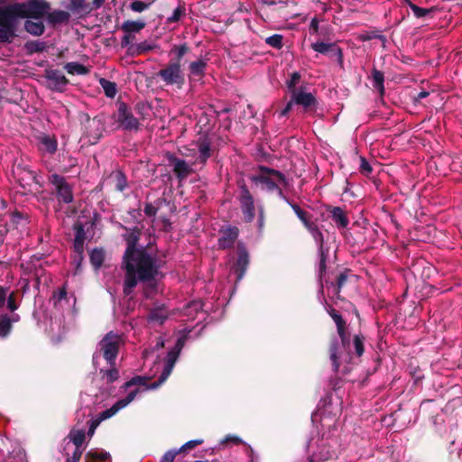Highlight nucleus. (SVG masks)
I'll return each instance as SVG.
<instances>
[{
	"instance_id": "nucleus-1",
	"label": "nucleus",
	"mask_w": 462,
	"mask_h": 462,
	"mask_svg": "<svg viewBox=\"0 0 462 462\" xmlns=\"http://www.w3.org/2000/svg\"><path fill=\"white\" fill-rule=\"evenodd\" d=\"M190 330L186 328L183 330V334L180 335L174 346L168 354L162 364V373L159 379L154 383L147 384V378L143 376H134L124 384L125 390H129L127 395L125 398L118 400L110 408L103 411L99 413L98 417L89 421L88 430L86 435L88 438H92L96 429L98 427L101 421L109 419L116 415L119 411L129 405L138 394L143 391L154 390L161 386L171 374L173 367L179 358L180 353L185 345L187 336Z\"/></svg>"
},
{
	"instance_id": "nucleus-2",
	"label": "nucleus",
	"mask_w": 462,
	"mask_h": 462,
	"mask_svg": "<svg viewBox=\"0 0 462 462\" xmlns=\"http://www.w3.org/2000/svg\"><path fill=\"white\" fill-rule=\"evenodd\" d=\"M124 264L126 270L124 292L130 294L137 282H142L148 287L144 291L145 296L151 297L156 291L157 281L162 277L160 271L162 260L129 244L124 255Z\"/></svg>"
},
{
	"instance_id": "nucleus-3",
	"label": "nucleus",
	"mask_w": 462,
	"mask_h": 462,
	"mask_svg": "<svg viewBox=\"0 0 462 462\" xmlns=\"http://www.w3.org/2000/svg\"><path fill=\"white\" fill-rule=\"evenodd\" d=\"M329 314L337 325V333L340 337V341L337 339L332 341L329 349L333 369L337 371L342 363H349L351 360L349 354L350 343L345 331V321L341 315L334 310Z\"/></svg>"
},
{
	"instance_id": "nucleus-4",
	"label": "nucleus",
	"mask_w": 462,
	"mask_h": 462,
	"mask_svg": "<svg viewBox=\"0 0 462 462\" xmlns=\"http://www.w3.org/2000/svg\"><path fill=\"white\" fill-rule=\"evenodd\" d=\"M122 344V337L119 334L109 332L98 343L97 348L93 355V365L97 369L101 359H105L109 366L115 365L119 347Z\"/></svg>"
},
{
	"instance_id": "nucleus-5",
	"label": "nucleus",
	"mask_w": 462,
	"mask_h": 462,
	"mask_svg": "<svg viewBox=\"0 0 462 462\" xmlns=\"http://www.w3.org/2000/svg\"><path fill=\"white\" fill-rule=\"evenodd\" d=\"M86 439L84 429H72L68 437L63 440V454L66 456V462H79L85 447Z\"/></svg>"
},
{
	"instance_id": "nucleus-6",
	"label": "nucleus",
	"mask_w": 462,
	"mask_h": 462,
	"mask_svg": "<svg viewBox=\"0 0 462 462\" xmlns=\"http://www.w3.org/2000/svg\"><path fill=\"white\" fill-rule=\"evenodd\" d=\"M252 180L255 184L260 185L261 189L263 190H277L279 196L288 202V199L283 196L282 191L279 187L284 182V176L280 171L262 167L259 173L252 177Z\"/></svg>"
},
{
	"instance_id": "nucleus-7",
	"label": "nucleus",
	"mask_w": 462,
	"mask_h": 462,
	"mask_svg": "<svg viewBox=\"0 0 462 462\" xmlns=\"http://www.w3.org/2000/svg\"><path fill=\"white\" fill-rule=\"evenodd\" d=\"M19 17L11 5L0 7V42H11L15 36Z\"/></svg>"
},
{
	"instance_id": "nucleus-8",
	"label": "nucleus",
	"mask_w": 462,
	"mask_h": 462,
	"mask_svg": "<svg viewBox=\"0 0 462 462\" xmlns=\"http://www.w3.org/2000/svg\"><path fill=\"white\" fill-rule=\"evenodd\" d=\"M19 19L21 18H42L49 10V5L40 0H30L23 4L11 5Z\"/></svg>"
},
{
	"instance_id": "nucleus-9",
	"label": "nucleus",
	"mask_w": 462,
	"mask_h": 462,
	"mask_svg": "<svg viewBox=\"0 0 462 462\" xmlns=\"http://www.w3.org/2000/svg\"><path fill=\"white\" fill-rule=\"evenodd\" d=\"M315 97L312 93L308 92L305 87L298 88V89H292V92L291 93V99L281 111L280 116H285L291 110L293 105L301 106L305 110H307L312 106H315Z\"/></svg>"
},
{
	"instance_id": "nucleus-10",
	"label": "nucleus",
	"mask_w": 462,
	"mask_h": 462,
	"mask_svg": "<svg viewBox=\"0 0 462 462\" xmlns=\"http://www.w3.org/2000/svg\"><path fill=\"white\" fill-rule=\"evenodd\" d=\"M158 77L166 86H177L178 88H182L185 80L179 62L169 63L165 68L159 70Z\"/></svg>"
},
{
	"instance_id": "nucleus-11",
	"label": "nucleus",
	"mask_w": 462,
	"mask_h": 462,
	"mask_svg": "<svg viewBox=\"0 0 462 462\" xmlns=\"http://www.w3.org/2000/svg\"><path fill=\"white\" fill-rule=\"evenodd\" d=\"M116 121L124 130L137 131L139 129L138 119L134 116L131 109L125 103H120L118 106Z\"/></svg>"
},
{
	"instance_id": "nucleus-12",
	"label": "nucleus",
	"mask_w": 462,
	"mask_h": 462,
	"mask_svg": "<svg viewBox=\"0 0 462 462\" xmlns=\"http://www.w3.org/2000/svg\"><path fill=\"white\" fill-rule=\"evenodd\" d=\"M49 180L55 187L56 193L60 201H62L66 204L72 202L73 194L71 187L67 183L62 176L54 173L49 177Z\"/></svg>"
},
{
	"instance_id": "nucleus-13",
	"label": "nucleus",
	"mask_w": 462,
	"mask_h": 462,
	"mask_svg": "<svg viewBox=\"0 0 462 462\" xmlns=\"http://www.w3.org/2000/svg\"><path fill=\"white\" fill-rule=\"evenodd\" d=\"M310 235L312 236L313 239L317 243L319 246V276L321 277L322 273L326 270V257H327V252L324 249V239L323 235L321 231L319 229L316 224L310 223L305 226Z\"/></svg>"
},
{
	"instance_id": "nucleus-14",
	"label": "nucleus",
	"mask_w": 462,
	"mask_h": 462,
	"mask_svg": "<svg viewBox=\"0 0 462 462\" xmlns=\"http://www.w3.org/2000/svg\"><path fill=\"white\" fill-rule=\"evenodd\" d=\"M240 206L246 222H252L255 216L254 201L245 186L241 188Z\"/></svg>"
},
{
	"instance_id": "nucleus-15",
	"label": "nucleus",
	"mask_w": 462,
	"mask_h": 462,
	"mask_svg": "<svg viewBox=\"0 0 462 462\" xmlns=\"http://www.w3.org/2000/svg\"><path fill=\"white\" fill-rule=\"evenodd\" d=\"M45 78L47 87L52 91L62 92L69 84V80L65 75L58 69L46 70Z\"/></svg>"
},
{
	"instance_id": "nucleus-16",
	"label": "nucleus",
	"mask_w": 462,
	"mask_h": 462,
	"mask_svg": "<svg viewBox=\"0 0 462 462\" xmlns=\"http://www.w3.org/2000/svg\"><path fill=\"white\" fill-rule=\"evenodd\" d=\"M248 263L249 258L247 251L244 246L239 245L237 260L231 270L236 275V282H240L243 279Z\"/></svg>"
},
{
	"instance_id": "nucleus-17",
	"label": "nucleus",
	"mask_w": 462,
	"mask_h": 462,
	"mask_svg": "<svg viewBox=\"0 0 462 462\" xmlns=\"http://www.w3.org/2000/svg\"><path fill=\"white\" fill-rule=\"evenodd\" d=\"M193 146L194 154L192 155L195 156V162L204 164L211 156L210 143L203 139L194 143Z\"/></svg>"
},
{
	"instance_id": "nucleus-18",
	"label": "nucleus",
	"mask_w": 462,
	"mask_h": 462,
	"mask_svg": "<svg viewBox=\"0 0 462 462\" xmlns=\"http://www.w3.org/2000/svg\"><path fill=\"white\" fill-rule=\"evenodd\" d=\"M181 315L186 317L184 320H194L196 319H204V312L202 311V302L200 300H192L185 305L181 311Z\"/></svg>"
},
{
	"instance_id": "nucleus-19",
	"label": "nucleus",
	"mask_w": 462,
	"mask_h": 462,
	"mask_svg": "<svg viewBox=\"0 0 462 462\" xmlns=\"http://www.w3.org/2000/svg\"><path fill=\"white\" fill-rule=\"evenodd\" d=\"M311 49L319 53L326 54L332 52L337 59L339 64L343 63V52L342 50L337 47L335 43H326L323 42H316L311 43Z\"/></svg>"
},
{
	"instance_id": "nucleus-20",
	"label": "nucleus",
	"mask_w": 462,
	"mask_h": 462,
	"mask_svg": "<svg viewBox=\"0 0 462 462\" xmlns=\"http://www.w3.org/2000/svg\"><path fill=\"white\" fill-rule=\"evenodd\" d=\"M39 150L42 152L54 154L58 149V142L55 136L42 134L38 136Z\"/></svg>"
},
{
	"instance_id": "nucleus-21",
	"label": "nucleus",
	"mask_w": 462,
	"mask_h": 462,
	"mask_svg": "<svg viewBox=\"0 0 462 462\" xmlns=\"http://www.w3.org/2000/svg\"><path fill=\"white\" fill-rule=\"evenodd\" d=\"M171 165L173 167V171L180 180L188 177L190 172L189 165L181 159L171 156L169 158Z\"/></svg>"
},
{
	"instance_id": "nucleus-22",
	"label": "nucleus",
	"mask_w": 462,
	"mask_h": 462,
	"mask_svg": "<svg viewBox=\"0 0 462 462\" xmlns=\"http://www.w3.org/2000/svg\"><path fill=\"white\" fill-rule=\"evenodd\" d=\"M238 236V228L236 226H228L223 230L218 239V245L221 248H227L234 245Z\"/></svg>"
},
{
	"instance_id": "nucleus-23",
	"label": "nucleus",
	"mask_w": 462,
	"mask_h": 462,
	"mask_svg": "<svg viewBox=\"0 0 462 462\" xmlns=\"http://www.w3.org/2000/svg\"><path fill=\"white\" fill-rule=\"evenodd\" d=\"M330 215L333 222L335 223L337 228H346L349 220L346 214V212L339 207H334L330 210Z\"/></svg>"
},
{
	"instance_id": "nucleus-24",
	"label": "nucleus",
	"mask_w": 462,
	"mask_h": 462,
	"mask_svg": "<svg viewBox=\"0 0 462 462\" xmlns=\"http://www.w3.org/2000/svg\"><path fill=\"white\" fill-rule=\"evenodd\" d=\"M85 458L86 462H109L110 454L103 449L91 448Z\"/></svg>"
},
{
	"instance_id": "nucleus-25",
	"label": "nucleus",
	"mask_w": 462,
	"mask_h": 462,
	"mask_svg": "<svg viewBox=\"0 0 462 462\" xmlns=\"http://www.w3.org/2000/svg\"><path fill=\"white\" fill-rule=\"evenodd\" d=\"M20 317L18 314H13L11 317L3 315L0 319V337H6L12 329V324L17 322Z\"/></svg>"
},
{
	"instance_id": "nucleus-26",
	"label": "nucleus",
	"mask_w": 462,
	"mask_h": 462,
	"mask_svg": "<svg viewBox=\"0 0 462 462\" xmlns=\"http://www.w3.org/2000/svg\"><path fill=\"white\" fill-rule=\"evenodd\" d=\"M169 315V311L163 306L156 307L151 310L148 320L152 323L162 325Z\"/></svg>"
},
{
	"instance_id": "nucleus-27",
	"label": "nucleus",
	"mask_w": 462,
	"mask_h": 462,
	"mask_svg": "<svg viewBox=\"0 0 462 462\" xmlns=\"http://www.w3.org/2000/svg\"><path fill=\"white\" fill-rule=\"evenodd\" d=\"M327 443L324 440H321L320 450L314 454L310 462H315L316 459L326 461L328 459H332L337 457L336 449L326 448Z\"/></svg>"
},
{
	"instance_id": "nucleus-28",
	"label": "nucleus",
	"mask_w": 462,
	"mask_h": 462,
	"mask_svg": "<svg viewBox=\"0 0 462 462\" xmlns=\"http://www.w3.org/2000/svg\"><path fill=\"white\" fill-rule=\"evenodd\" d=\"M25 30L32 35H42L44 32V25L42 18L26 20L24 24Z\"/></svg>"
},
{
	"instance_id": "nucleus-29",
	"label": "nucleus",
	"mask_w": 462,
	"mask_h": 462,
	"mask_svg": "<svg viewBox=\"0 0 462 462\" xmlns=\"http://www.w3.org/2000/svg\"><path fill=\"white\" fill-rule=\"evenodd\" d=\"M206 68H207V61L204 60H198L192 61L189 66L190 77L202 78L205 74Z\"/></svg>"
},
{
	"instance_id": "nucleus-30",
	"label": "nucleus",
	"mask_w": 462,
	"mask_h": 462,
	"mask_svg": "<svg viewBox=\"0 0 462 462\" xmlns=\"http://www.w3.org/2000/svg\"><path fill=\"white\" fill-rule=\"evenodd\" d=\"M64 69L70 75H87L89 69L79 62H68L65 64Z\"/></svg>"
},
{
	"instance_id": "nucleus-31",
	"label": "nucleus",
	"mask_w": 462,
	"mask_h": 462,
	"mask_svg": "<svg viewBox=\"0 0 462 462\" xmlns=\"http://www.w3.org/2000/svg\"><path fill=\"white\" fill-rule=\"evenodd\" d=\"M144 26H145V23L142 21H125L122 24V30L127 33L138 32Z\"/></svg>"
},
{
	"instance_id": "nucleus-32",
	"label": "nucleus",
	"mask_w": 462,
	"mask_h": 462,
	"mask_svg": "<svg viewBox=\"0 0 462 462\" xmlns=\"http://www.w3.org/2000/svg\"><path fill=\"white\" fill-rule=\"evenodd\" d=\"M404 2L410 6L413 14L417 18H423L433 13V8H422L418 5L412 4L410 0H404Z\"/></svg>"
},
{
	"instance_id": "nucleus-33",
	"label": "nucleus",
	"mask_w": 462,
	"mask_h": 462,
	"mask_svg": "<svg viewBox=\"0 0 462 462\" xmlns=\"http://www.w3.org/2000/svg\"><path fill=\"white\" fill-rule=\"evenodd\" d=\"M105 254L102 249H94L89 254V258L95 269H98L104 262Z\"/></svg>"
},
{
	"instance_id": "nucleus-34",
	"label": "nucleus",
	"mask_w": 462,
	"mask_h": 462,
	"mask_svg": "<svg viewBox=\"0 0 462 462\" xmlns=\"http://www.w3.org/2000/svg\"><path fill=\"white\" fill-rule=\"evenodd\" d=\"M372 79H373V86L374 88L378 90L381 94L384 91L383 82H384V76L383 72L374 69L372 72Z\"/></svg>"
},
{
	"instance_id": "nucleus-35",
	"label": "nucleus",
	"mask_w": 462,
	"mask_h": 462,
	"mask_svg": "<svg viewBox=\"0 0 462 462\" xmlns=\"http://www.w3.org/2000/svg\"><path fill=\"white\" fill-rule=\"evenodd\" d=\"M99 83L104 89V92L107 97L113 98L116 95V83L109 81L106 79H100Z\"/></svg>"
},
{
	"instance_id": "nucleus-36",
	"label": "nucleus",
	"mask_w": 462,
	"mask_h": 462,
	"mask_svg": "<svg viewBox=\"0 0 462 462\" xmlns=\"http://www.w3.org/2000/svg\"><path fill=\"white\" fill-rule=\"evenodd\" d=\"M110 366L109 369L104 370L100 368V373L103 374V378L106 380L107 383H113L119 378V372L116 368Z\"/></svg>"
},
{
	"instance_id": "nucleus-37",
	"label": "nucleus",
	"mask_w": 462,
	"mask_h": 462,
	"mask_svg": "<svg viewBox=\"0 0 462 462\" xmlns=\"http://www.w3.org/2000/svg\"><path fill=\"white\" fill-rule=\"evenodd\" d=\"M265 42L273 48L280 50L282 48V36L281 34H273L265 39Z\"/></svg>"
},
{
	"instance_id": "nucleus-38",
	"label": "nucleus",
	"mask_w": 462,
	"mask_h": 462,
	"mask_svg": "<svg viewBox=\"0 0 462 462\" xmlns=\"http://www.w3.org/2000/svg\"><path fill=\"white\" fill-rule=\"evenodd\" d=\"M26 49L29 52H41L46 49L44 42L33 41L26 43Z\"/></svg>"
},
{
	"instance_id": "nucleus-39",
	"label": "nucleus",
	"mask_w": 462,
	"mask_h": 462,
	"mask_svg": "<svg viewBox=\"0 0 462 462\" xmlns=\"http://www.w3.org/2000/svg\"><path fill=\"white\" fill-rule=\"evenodd\" d=\"M74 250L76 253L74 262L79 265L81 260L83 259L84 242L74 239Z\"/></svg>"
},
{
	"instance_id": "nucleus-40",
	"label": "nucleus",
	"mask_w": 462,
	"mask_h": 462,
	"mask_svg": "<svg viewBox=\"0 0 462 462\" xmlns=\"http://www.w3.org/2000/svg\"><path fill=\"white\" fill-rule=\"evenodd\" d=\"M353 346L357 356H361L364 353V337L356 335L353 341Z\"/></svg>"
},
{
	"instance_id": "nucleus-41",
	"label": "nucleus",
	"mask_w": 462,
	"mask_h": 462,
	"mask_svg": "<svg viewBox=\"0 0 462 462\" xmlns=\"http://www.w3.org/2000/svg\"><path fill=\"white\" fill-rule=\"evenodd\" d=\"M116 190H118V191L125 190L127 186L125 176L121 171H118L116 173Z\"/></svg>"
},
{
	"instance_id": "nucleus-42",
	"label": "nucleus",
	"mask_w": 462,
	"mask_h": 462,
	"mask_svg": "<svg viewBox=\"0 0 462 462\" xmlns=\"http://www.w3.org/2000/svg\"><path fill=\"white\" fill-rule=\"evenodd\" d=\"M288 203L291 206L293 211L295 212V214L297 215V217L301 220V222L303 223V225L306 226L308 224H310V222L307 219L306 217V215H305V212L298 206V205H295V204H291L289 201Z\"/></svg>"
},
{
	"instance_id": "nucleus-43",
	"label": "nucleus",
	"mask_w": 462,
	"mask_h": 462,
	"mask_svg": "<svg viewBox=\"0 0 462 462\" xmlns=\"http://www.w3.org/2000/svg\"><path fill=\"white\" fill-rule=\"evenodd\" d=\"M187 51H188V48L186 47V45H179V46L175 45L171 50V51L175 52L176 56H177L175 62L180 63L182 57L187 53Z\"/></svg>"
},
{
	"instance_id": "nucleus-44",
	"label": "nucleus",
	"mask_w": 462,
	"mask_h": 462,
	"mask_svg": "<svg viewBox=\"0 0 462 462\" xmlns=\"http://www.w3.org/2000/svg\"><path fill=\"white\" fill-rule=\"evenodd\" d=\"M300 75L299 72H293L291 75V79L287 82V86H288V88L291 93L292 92V89H298V88H296V85L300 81Z\"/></svg>"
},
{
	"instance_id": "nucleus-45",
	"label": "nucleus",
	"mask_w": 462,
	"mask_h": 462,
	"mask_svg": "<svg viewBox=\"0 0 462 462\" xmlns=\"http://www.w3.org/2000/svg\"><path fill=\"white\" fill-rule=\"evenodd\" d=\"M70 10L74 12L83 11L86 8L85 0H69Z\"/></svg>"
},
{
	"instance_id": "nucleus-46",
	"label": "nucleus",
	"mask_w": 462,
	"mask_h": 462,
	"mask_svg": "<svg viewBox=\"0 0 462 462\" xmlns=\"http://www.w3.org/2000/svg\"><path fill=\"white\" fill-rule=\"evenodd\" d=\"M75 229V239L85 242V229L82 224L77 223L74 226Z\"/></svg>"
},
{
	"instance_id": "nucleus-47",
	"label": "nucleus",
	"mask_w": 462,
	"mask_h": 462,
	"mask_svg": "<svg viewBox=\"0 0 462 462\" xmlns=\"http://www.w3.org/2000/svg\"><path fill=\"white\" fill-rule=\"evenodd\" d=\"M163 346H164V339H163L162 337H159L157 338L156 344H155V346H153L152 350H151V351H150V350L146 349V350H144V351H143V358H144L145 360H147V359H148V357H149V355H150L152 352H153L154 350L161 349V348H162Z\"/></svg>"
},
{
	"instance_id": "nucleus-48",
	"label": "nucleus",
	"mask_w": 462,
	"mask_h": 462,
	"mask_svg": "<svg viewBox=\"0 0 462 462\" xmlns=\"http://www.w3.org/2000/svg\"><path fill=\"white\" fill-rule=\"evenodd\" d=\"M69 14L64 11H56L51 14V19L53 22H64L68 19Z\"/></svg>"
},
{
	"instance_id": "nucleus-49",
	"label": "nucleus",
	"mask_w": 462,
	"mask_h": 462,
	"mask_svg": "<svg viewBox=\"0 0 462 462\" xmlns=\"http://www.w3.org/2000/svg\"><path fill=\"white\" fill-rule=\"evenodd\" d=\"M180 453L179 449L168 450L161 458L160 462H173L177 454Z\"/></svg>"
},
{
	"instance_id": "nucleus-50",
	"label": "nucleus",
	"mask_w": 462,
	"mask_h": 462,
	"mask_svg": "<svg viewBox=\"0 0 462 462\" xmlns=\"http://www.w3.org/2000/svg\"><path fill=\"white\" fill-rule=\"evenodd\" d=\"M202 443H203V439H200L189 440V441L186 442L184 445H182L179 448V451L181 452V451L192 448H194L198 445H200Z\"/></svg>"
},
{
	"instance_id": "nucleus-51",
	"label": "nucleus",
	"mask_w": 462,
	"mask_h": 462,
	"mask_svg": "<svg viewBox=\"0 0 462 462\" xmlns=\"http://www.w3.org/2000/svg\"><path fill=\"white\" fill-rule=\"evenodd\" d=\"M147 7H148V5L142 1H134L131 4V9L137 13H141V12L144 11L145 9H147Z\"/></svg>"
},
{
	"instance_id": "nucleus-52",
	"label": "nucleus",
	"mask_w": 462,
	"mask_h": 462,
	"mask_svg": "<svg viewBox=\"0 0 462 462\" xmlns=\"http://www.w3.org/2000/svg\"><path fill=\"white\" fill-rule=\"evenodd\" d=\"M228 442L240 444L243 443V440L238 436L228 434L220 441V444L224 445Z\"/></svg>"
},
{
	"instance_id": "nucleus-53",
	"label": "nucleus",
	"mask_w": 462,
	"mask_h": 462,
	"mask_svg": "<svg viewBox=\"0 0 462 462\" xmlns=\"http://www.w3.org/2000/svg\"><path fill=\"white\" fill-rule=\"evenodd\" d=\"M67 292L65 289H60L59 291L53 294L54 304H61V301L66 298Z\"/></svg>"
},
{
	"instance_id": "nucleus-54",
	"label": "nucleus",
	"mask_w": 462,
	"mask_h": 462,
	"mask_svg": "<svg viewBox=\"0 0 462 462\" xmlns=\"http://www.w3.org/2000/svg\"><path fill=\"white\" fill-rule=\"evenodd\" d=\"M6 303H7L8 309L11 311H14L15 310L18 309V305L14 301V292H11V293L7 292Z\"/></svg>"
},
{
	"instance_id": "nucleus-55",
	"label": "nucleus",
	"mask_w": 462,
	"mask_h": 462,
	"mask_svg": "<svg viewBox=\"0 0 462 462\" xmlns=\"http://www.w3.org/2000/svg\"><path fill=\"white\" fill-rule=\"evenodd\" d=\"M144 213L148 217H154L157 213V208L152 204H146L143 209Z\"/></svg>"
},
{
	"instance_id": "nucleus-56",
	"label": "nucleus",
	"mask_w": 462,
	"mask_h": 462,
	"mask_svg": "<svg viewBox=\"0 0 462 462\" xmlns=\"http://www.w3.org/2000/svg\"><path fill=\"white\" fill-rule=\"evenodd\" d=\"M7 299V289L0 287V308L3 307Z\"/></svg>"
},
{
	"instance_id": "nucleus-57",
	"label": "nucleus",
	"mask_w": 462,
	"mask_h": 462,
	"mask_svg": "<svg viewBox=\"0 0 462 462\" xmlns=\"http://www.w3.org/2000/svg\"><path fill=\"white\" fill-rule=\"evenodd\" d=\"M137 52L142 53L152 50V47L146 42H142L136 46Z\"/></svg>"
},
{
	"instance_id": "nucleus-58",
	"label": "nucleus",
	"mask_w": 462,
	"mask_h": 462,
	"mask_svg": "<svg viewBox=\"0 0 462 462\" xmlns=\"http://www.w3.org/2000/svg\"><path fill=\"white\" fill-rule=\"evenodd\" d=\"M310 30L312 32H318L319 31V21L316 17L311 19L310 24Z\"/></svg>"
},
{
	"instance_id": "nucleus-59",
	"label": "nucleus",
	"mask_w": 462,
	"mask_h": 462,
	"mask_svg": "<svg viewBox=\"0 0 462 462\" xmlns=\"http://www.w3.org/2000/svg\"><path fill=\"white\" fill-rule=\"evenodd\" d=\"M180 17V10L175 9L172 15L168 18L169 22H177Z\"/></svg>"
},
{
	"instance_id": "nucleus-60",
	"label": "nucleus",
	"mask_w": 462,
	"mask_h": 462,
	"mask_svg": "<svg viewBox=\"0 0 462 462\" xmlns=\"http://www.w3.org/2000/svg\"><path fill=\"white\" fill-rule=\"evenodd\" d=\"M360 167H361L362 171H366V172L372 171V168H371L370 164L364 158H362V160H361Z\"/></svg>"
},
{
	"instance_id": "nucleus-61",
	"label": "nucleus",
	"mask_w": 462,
	"mask_h": 462,
	"mask_svg": "<svg viewBox=\"0 0 462 462\" xmlns=\"http://www.w3.org/2000/svg\"><path fill=\"white\" fill-rule=\"evenodd\" d=\"M430 95V93L426 90H421L418 93L417 97H415L416 101L421 100L425 97H427Z\"/></svg>"
},
{
	"instance_id": "nucleus-62",
	"label": "nucleus",
	"mask_w": 462,
	"mask_h": 462,
	"mask_svg": "<svg viewBox=\"0 0 462 462\" xmlns=\"http://www.w3.org/2000/svg\"><path fill=\"white\" fill-rule=\"evenodd\" d=\"M346 274H344V273H341V274L338 276V278H337V285H338V287H339V288H340V287H342V286H343V284L346 282Z\"/></svg>"
},
{
	"instance_id": "nucleus-63",
	"label": "nucleus",
	"mask_w": 462,
	"mask_h": 462,
	"mask_svg": "<svg viewBox=\"0 0 462 462\" xmlns=\"http://www.w3.org/2000/svg\"><path fill=\"white\" fill-rule=\"evenodd\" d=\"M258 224H259L260 227H263V210L262 208H259Z\"/></svg>"
},
{
	"instance_id": "nucleus-64",
	"label": "nucleus",
	"mask_w": 462,
	"mask_h": 462,
	"mask_svg": "<svg viewBox=\"0 0 462 462\" xmlns=\"http://www.w3.org/2000/svg\"><path fill=\"white\" fill-rule=\"evenodd\" d=\"M106 0H92V5L95 9L100 8Z\"/></svg>"
}]
</instances>
